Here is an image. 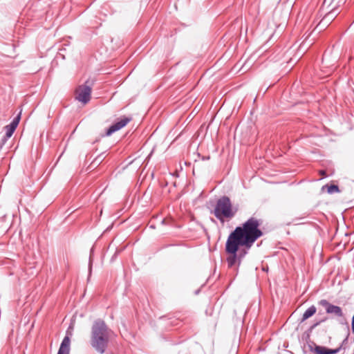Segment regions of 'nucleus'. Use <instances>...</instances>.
<instances>
[{"instance_id": "nucleus-1", "label": "nucleus", "mask_w": 354, "mask_h": 354, "mask_svg": "<svg viewBox=\"0 0 354 354\" xmlns=\"http://www.w3.org/2000/svg\"><path fill=\"white\" fill-rule=\"evenodd\" d=\"M261 224V219L252 216L229 234L225 243V252L229 254L226 259L228 268L241 265L254 242L263 236L259 228Z\"/></svg>"}, {"instance_id": "nucleus-2", "label": "nucleus", "mask_w": 354, "mask_h": 354, "mask_svg": "<svg viewBox=\"0 0 354 354\" xmlns=\"http://www.w3.org/2000/svg\"><path fill=\"white\" fill-rule=\"evenodd\" d=\"M112 333L113 331L102 319L95 320L91 327V345L97 353L103 354Z\"/></svg>"}, {"instance_id": "nucleus-3", "label": "nucleus", "mask_w": 354, "mask_h": 354, "mask_svg": "<svg viewBox=\"0 0 354 354\" xmlns=\"http://www.w3.org/2000/svg\"><path fill=\"white\" fill-rule=\"evenodd\" d=\"M237 211V208L232 207L230 198L223 196L216 201L215 208L212 214L221 222H224V218H232L235 216Z\"/></svg>"}, {"instance_id": "nucleus-4", "label": "nucleus", "mask_w": 354, "mask_h": 354, "mask_svg": "<svg viewBox=\"0 0 354 354\" xmlns=\"http://www.w3.org/2000/svg\"><path fill=\"white\" fill-rule=\"evenodd\" d=\"M91 87L86 84L80 85L75 90V100L86 104L91 100Z\"/></svg>"}, {"instance_id": "nucleus-5", "label": "nucleus", "mask_w": 354, "mask_h": 354, "mask_svg": "<svg viewBox=\"0 0 354 354\" xmlns=\"http://www.w3.org/2000/svg\"><path fill=\"white\" fill-rule=\"evenodd\" d=\"M319 304L325 308L326 313L334 315L338 317H344L342 308L338 306L330 304L326 299H321Z\"/></svg>"}, {"instance_id": "nucleus-6", "label": "nucleus", "mask_w": 354, "mask_h": 354, "mask_svg": "<svg viewBox=\"0 0 354 354\" xmlns=\"http://www.w3.org/2000/svg\"><path fill=\"white\" fill-rule=\"evenodd\" d=\"M309 351L314 354H337L335 348L316 344L314 342H308Z\"/></svg>"}, {"instance_id": "nucleus-7", "label": "nucleus", "mask_w": 354, "mask_h": 354, "mask_svg": "<svg viewBox=\"0 0 354 354\" xmlns=\"http://www.w3.org/2000/svg\"><path fill=\"white\" fill-rule=\"evenodd\" d=\"M131 120V117H122L119 121L115 122L106 130L104 136H110L117 131L120 130L122 128L125 127Z\"/></svg>"}, {"instance_id": "nucleus-8", "label": "nucleus", "mask_w": 354, "mask_h": 354, "mask_svg": "<svg viewBox=\"0 0 354 354\" xmlns=\"http://www.w3.org/2000/svg\"><path fill=\"white\" fill-rule=\"evenodd\" d=\"M339 6V4L335 6L330 12L326 13L320 23L324 24H329L331 21H333L339 13V11L338 10Z\"/></svg>"}, {"instance_id": "nucleus-9", "label": "nucleus", "mask_w": 354, "mask_h": 354, "mask_svg": "<svg viewBox=\"0 0 354 354\" xmlns=\"http://www.w3.org/2000/svg\"><path fill=\"white\" fill-rule=\"evenodd\" d=\"M70 338L68 336L64 337L59 346L57 354H69Z\"/></svg>"}, {"instance_id": "nucleus-10", "label": "nucleus", "mask_w": 354, "mask_h": 354, "mask_svg": "<svg viewBox=\"0 0 354 354\" xmlns=\"http://www.w3.org/2000/svg\"><path fill=\"white\" fill-rule=\"evenodd\" d=\"M317 308L315 306H310L303 314L301 321L304 322L315 314Z\"/></svg>"}, {"instance_id": "nucleus-11", "label": "nucleus", "mask_w": 354, "mask_h": 354, "mask_svg": "<svg viewBox=\"0 0 354 354\" xmlns=\"http://www.w3.org/2000/svg\"><path fill=\"white\" fill-rule=\"evenodd\" d=\"M16 127H14L13 125L9 124L8 125H6L5 127V129L6 130V138H10L13 133L15 132V129H16Z\"/></svg>"}, {"instance_id": "nucleus-12", "label": "nucleus", "mask_w": 354, "mask_h": 354, "mask_svg": "<svg viewBox=\"0 0 354 354\" xmlns=\"http://www.w3.org/2000/svg\"><path fill=\"white\" fill-rule=\"evenodd\" d=\"M326 187H327V192L330 194L339 192V187L336 185H326Z\"/></svg>"}, {"instance_id": "nucleus-13", "label": "nucleus", "mask_w": 354, "mask_h": 354, "mask_svg": "<svg viewBox=\"0 0 354 354\" xmlns=\"http://www.w3.org/2000/svg\"><path fill=\"white\" fill-rule=\"evenodd\" d=\"M20 119H21V112L12 120V121L10 124L13 125L14 127H17V126L19 123Z\"/></svg>"}, {"instance_id": "nucleus-14", "label": "nucleus", "mask_w": 354, "mask_h": 354, "mask_svg": "<svg viewBox=\"0 0 354 354\" xmlns=\"http://www.w3.org/2000/svg\"><path fill=\"white\" fill-rule=\"evenodd\" d=\"M20 119H21V112L12 120V121L10 124L13 125L14 127H17V126L19 123Z\"/></svg>"}, {"instance_id": "nucleus-15", "label": "nucleus", "mask_w": 354, "mask_h": 354, "mask_svg": "<svg viewBox=\"0 0 354 354\" xmlns=\"http://www.w3.org/2000/svg\"><path fill=\"white\" fill-rule=\"evenodd\" d=\"M25 261H26V263L28 266H29L30 268H36V266H37V263L35 261H30L28 257H26L25 258Z\"/></svg>"}, {"instance_id": "nucleus-16", "label": "nucleus", "mask_w": 354, "mask_h": 354, "mask_svg": "<svg viewBox=\"0 0 354 354\" xmlns=\"http://www.w3.org/2000/svg\"><path fill=\"white\" fill-rule=\"evenodd\" d=\"M348 335H349V334L347 335V336L344 338V339L342 341V342L340 344V346L343 348L344 350H346V348L348 347L347 344L348 342Z\"/></svg>"}, {"instance_id": "nucleus-17", "label": "nucleus", "mask_w": 354, "mask_h": 354, "mask_svg": "<svg viewBox=\"0 0 354 354\" xmlns=\"http://www.w3.org/2000/svg\"><path fill=\"white\" fill-rule=\"evenodd\" d=\"M10 138H6V135H4L0 140V150L3 148V145L6 143Z\"/></svg>"}, {"instance_id": "nucleus-18", "label": "nucleus", "mask_w": 354, "mask_h": 354, "mask_svg": "<svg viewBox=\"0 0 354 354\" xmlns=\"http://www.w3.org/2000/svg\"><path fill=\"white\" fill-rule=\"evenodd\" d=\"M104 159L103 153H101L94 160V163H98L100 164Z\"/></svg>"}, {"instance_id": "nucleus-19", "label": "nucleus", "mask_w": 354, "mask_h": 354, "mask_svg": "<svg viewBox=\"0 0 354 354\" xmlns=\"http://www.w3.org/2000/svg\"><path fill=\"white\" fill-rule=\"evenodd\" d=\"M92 265H93V262H92V259H91V257L90 256V258H89V263H88V272H89V275H91V271H92ZM90 276H88L89 277Z\"/></svg>"}, {"instance_id": "nucleus-20", "label": "nucleus", "mask_w": 354, "mask_h": 354, "mask_svg": "<svg viewBox=\"0 0 354 354\" xmlns=\"http://www.w3.org/2000/svg\"><path fill=\"white\" fill-rule=\"evenodd\" d=\"M351 328H352L353 333H354V315L353 316V318H352Z\"/></svg>"}, {"instance_id": "nucleus-21", "label": "nucleus", "mask_w": 354, "mask_h": 354, "mask_svg": "<svg viewBox=\"0 0 354 354\" xmlns=\"http://www.w3.org/2000/svg\"><path fill=\"white\" fill-rule=\"evenodd\" d=\"M326 319V318H325L324 319H322V321H320V322H318L315 323V324L313 326V328L316 327V326H318L321 322H324Z\"/></svg>"}, {"instance_id": "nucleus-22", "label": "nucleus", "mask_w": 354, "mask_h": 354, "mask_svg": "<svg viewBox=\"0 0 354 354\" xmlns=\"http://www.w3.org/2000/svg\"><path fill=\"white\" fill-rule=\"evenodd\" d=\"M342 349H343V348L339 346V347L335 348V351H336V353H338Z\"/></svg>"}, {"instance_id": "nucleus-23", "label": "nucleus", "mask_w": 354, "mask_h": 354, "mask_svg": "<svg viewBox=\"0 0 354 354\" xmlns=\"http://www.w3.org/2000/svg\"><path fill=\"white\" fill-rule=\"evenodd\" d=\"M319 174L322 175V176H326V171L324 170H321L319 171Z\"/></svg>"}, {"instance_id": "nucleus-24", "label": "nucleus", "mask_w": 354, "mask_h": 354, "mask_svg": "<svg viewBox=\"0 0 354 354\" xmlns=\"http://www.w3.org/2000/svg\"><path fill=\"white\" fill-rule=\"evenodd\" d=\"M165 222H166L165 219H162V221H161V223L162 224H165Z\"/></svg>"}]
</instances>
